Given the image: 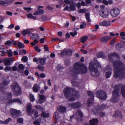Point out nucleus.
<instances>
[{"label":"nucleus","instance_id":"f257e3e1","mask_svg":"<svg viewBox=\"0 0 125 125\" xmlns=\"http://www.w3.org/2000/svg\"><path fill=\"white\" fill-rule=\"evenodd\" d=\"M114 77L115 78L122 79L125 77V66L121 61L118 60L113 63Z\"/></svg>","mask_w":125,"mask_h":125},{"label":"nucleus","instance_id":"f03ea898","mask_svg":"<svg viewBox=\"0 0 125 125\" xmlns=\"http://www.w3.org/2000/svg\"><path fill=\"white\" fill-rule=\"evenodd\" d=\"M74 69L70 71L71 74L73 76L76 77L78 73H84L87 70V68L83 64L80 62H77L75 63L74 65Z\"/></svg>","mask_w":125,"mask_h":125},{"label":"nucleus","instance_id":"7ed1b4c3","mask_svg":"<svg viewBox=\"0 0 125 125\" xmlns=\"http://www.w3.org/2000/svg\"><path fill=\"white\" fill-rule=\"evenodd\" d=\"M115 89L113 92V97L111 99L112 103H115L117 101L118 97L119 96V92L121 88V92L123 96L125 97V85H122L121 84L116 85L114 87Z\"/></svg>","mask_w":125,"mask_h":125},{"label":"nucleus","instance_id":"20e7f679","mask_svg":"<svg viewBox=\"0 0 125 125\" xmlns=\"http://www.w3.org/2000/svg\"><path fill=\"white\" fill-rule=\"evenodd\" d=\"M64 93L65 96L69 101H72L75 100V98L73 96L78 98L79 96V92L75 89L70 87L64 88Z\"/></svg>","mask_w":125,"mask_h":125},{"label":"nucleus","instance_id":"39448f33","mask_svg":"<svg viewBox=\"0 0 125 125\" xmlns=\"http://www.w3.org/2000/svg\"><path fill=\"white\" fill-rule=\"evenodd\" d=\"M101 67L99 62H97L96 59L94 58L93 62H91L90 63L89 68L90 70L91 73L93 76H97L99 75L98 70L100 69Z\"/></svg>","mask_w":125,"mask_h":125},{"label":"nucleus","instance_id":"423d86ee","mask_svg":"<svg viewBox=\"0 0 125 125\" xmlns=\"http://www.w3.org/2000/svg\"><path fill=\"white\" fill-rule=\"evenodd\" d=\"M13 85L11 87V89L14 92V95L18 96L21 93V88L16 82H14L13 83Z\"/></svg>","mask_w":125,"mask_h":125},{"label":"nucleus","instance_id":"0eeeda50","mask_svg":"<svg viewBox=\"0 0 125 125\" xmlns=\"http://www.w3.org/2000/svg\"><path fill=\"white\" fill-rule=\"evenodd\" d=\"M97 97L102 100L106 99L107 97V95L105 92L101 90H98L96 93Z\"/></svg>","mask_w":125,"mask_h":125},{"label":"nucleus","instance_id":"6e6552de","mask_svg":"<svg viewBox=\"0 0 125 125\" xmlns=\"http://www.w3.org/2000/svg\"><path fill=\"white\" fill-rule=\"evenodd\" d=\"M10 112L11 116L14 118H18L21 115L20 111L14 109H11Z\"/></svg>","mask_w":125,"mask_h":125},{"label":"nucleus","instance_id":"1a4fd4ad","mask_svg":"<svg viewBox=\"0 0 125 125\" xmlns=\"http://www.w3.org/2000/svg\"><path fill=\"white\" fill-rule=\"evenodd\" d=\"M109 14V12L107 9H103L99 12L100 16L104 18H108Z\"/></svg>","mask_w":125,"mask_h":125},{"label":"nucleus","instance_id":"9d476101","mask_svg":"<svg viewBox=\"0 0 125 125\" xmlns=\"http://www.w3.org/2000/svg\"><path fill=\"white\" fill-rule=\"evenodd\" d=\"M88 96L91 97V98H89L87 101L88 105L89 106H91L93 104L92 101L94 100V96L93 92L89 91L87 92Z\"/></svg>","mask_w":125,"mask_h":125},{"label":"nucleus","instance_id":"9b49d317","mask_svg":"<svg viewBox=\"0 0 125 125\" xmlns=\"http://www.w3.org/2000/svg\"><path fill=\"white\" fill-rule=\"evenodd\" d=\"M94 113L95 115L99 114V116L102 117L105 115V112H102L100 109H98L97 108H94L92 110Z\"/></svg>","mask_w":125,"mask_h":125},{"label":"nucleus","instance_id":"f8f14e48","mask_svg":"<svg viewBox=\"0 0 125 125\" xmlns=\"http://www.w3.org/2000/svg\"><path fill=\"white\" fill-rule=\"evenodd\" d=\"M120 14V10L117 8H114L112 10L110 11V14L113 17L117 16Z\"/></svg>","mask_w":125,"mask_h":125},{"label":"nucleus","instance_id":"ddd939ff","mask_svg":"<svg viewBox=\"0 0 125 125\" xmlns=\"http://www.w3.org/2000/svg\"><path fill=\"white\" fill-rule=\"evenodd\" d=\"M8 98H12V94L10 92H6L5 94H2L0 95V100L1 101H4L6 98L4 97L6 96Z\"/></svg>","mask_w":125,"mask_h":125},{"label":"nucleus","instance_id":"4468645a","mask_svg":"<svg viewBox=\"0 0 125 125\" xmlns=\"http://www.w3.org/2000/svg\"><path fill=\"white\" fill-rule=\"evenodd\" d=\"M76 115L75 117L76 120L78 122H80L82 120V117L83 116L82 112L79 110H78L76 112Z\"/></svg>","mask_w":125,"mask_h":125},{"label":"nucleus","instance_id":"2eb2a0df","mask_svg":"<svg viewBox=\"0 0 125 125\" xmlns=\"http://www.w3.org/2000/svg\"><path fill=\"white\" fill-rule=\"evenodd\" d=\"M13 0H0V5L3 6H7L9 4L12 3Z\"/></svg>","mask_w":125,"mask_h":125},{"label":"nucleus","instance_id":"dca6fc26","mask_svg":"<svg viewBox=\"0 0 125 125\" xmlns=\"http://www.w3.org/2000/svg\"><path fill=\"white\" fill-rule=\"evenodd\" d=\"M69 105L71 108H78L82 105L79 102L72 103L69 104Z\"/></svg>","mask_w":125,"mask_h":125},{"label":"nucleus","instance_id":"f3484780","mask_svg":"<svg viewBox=\"0 0 125 125\" xmlns=\"http://www.w3.org/2000/svg\"><path fill=\"white\" fill-rule=\"evenodd\" d=\"M9 83V82L6 80L3 81L2 83L0 84V91H2L4 88Z\"/></svg>","mask_w":125,"mask_h":125},{"label":"nucleus","instance_id":"a211bd4d","mask_svg":"<svg viewBox=\"0 0 125 125\" xmlns=\"http://www.w3.org/2000/svg\"><path fill=\"white\" fill-rule=\"evenodd\" d=\"M111 24V22L110 21L104 20L100 22L99 25L100 26H107Z\"/></svg>","mask_w":125,"mask_h":125},{"label":"nucleus","instance_id":"6ab92c4d","mask_svg":"<svg viewBox=\"0 0 125 125\" xmlns=\"http://www.w3.org/2000/svg\"><path fill=\"white\" fill-rule=\"evenodd\" d=\"M98 120L97 119H93L89 121L90 125H97L98 124ZM84 125H89L88 124H86Z\"/></svg>","mask_w":125,"mask_h":125},{"label":"nucleus","instance_id":"aec40b11","mask_svg":"<svg viewBox=\"0 0 125 125\" xmlns=\"http://www.w3.org/2000/svg\"><path fill=\"white\" fill-rule=\"evenodd\" d=\"M115 48L117 50L122 51L124 49V46L123 44L121 43H118L116 45Z\"/></svg>","mask_w":125,"mask_h":125},{"label":"nucleus","instance_id":"412c9836","mask_svg":"<svg viewBox=\"0 0 125 125\" xmlns=\"http://www.w3.org/2000/svg\"><path fill=\"white\" fill-rule=\"evenodd\" d=\"M65 49L61 53L60 55H72V51L71 49H67L65 50Z\"/></svg>","mask_w":125,"mask_h":125},{"label":"nucleus","instance_id":"4be33fe9","mask_svg":"<svg viewBox=\"0 0 125 125\" xmlns=\"http://www.w3.org/2000/svg\"><path fill=\"white\" fill-rule=\"evenodd\" d=\"M15 60L14 58H10L7 59L5 60L4 63L5 65H8L10 64L11 62H12L14 61Z\"/></svg>","mask_w":125,"mask_h":125},{"label":"nucleus","instance_id":"5701e85b","mask_svg":"<svg viewBox=\"0 0 125 125\" xmlns=\"http://www.w3.org/2000/svg\"><path fill=\"white\" fill-rule=\"evenodd\" d=\"M111 37L110 36H106L102 37L100 39V41L102 42H107L111 38Z\"/></svg>","mask_w":125,"mask_h":125},{"label":"nucleus","instance_id":"b1692460","mask_svg":"<svg viewBox=\"0 0 125 125\" xmlns=\"http://www.w3.org/2000/svg\"><path fill=\"white\" fill-rule=\"evenodd\" d=\"M16 102L20 104L22 103L21 101L18 98L13 99L9 100V103L10 104Z\"/></svg>","mask_w":125,"mask_h":125},{"label":"nucleus","instance_id":"393cba45","mask_svg":"<svg viewBox=\"0 0 125 125\" xmlns=\"http://www.w3.org/2000/svg\"><path fill=\"white\" fill-rule=\"evenodd\" d=\"M57 109L61 113H64L65 112L66 110V108L63 106H59L57 107Z\"/></svg>","mask_w":125,"mask_h":125},{"label":"nucleus","instance_id":"a878e982","mask_svg":"<svg viewBox=\"0 0 125 125\" xmlns=\"http://www.w3.org/2000/svg\"><path fill=\"white\" fill-rule=\"evenodd\" d=\"M109 59L110 61L112 62L115 60L116 59L119 58L117 55H109L108 56Z\"/></svg>","mask_w":125,"mask_h":125},{"label":"nucleus","instance_id":"bb28decb","mask_svg":"<svg viewBox=\"0 0 125 125\" xmlns=\"http://www.w3.org/2000/svg\"><path fill=\"white\" fill-rule=\"evenodd\" d=\"M31 36H30L31 39H32L35 38V39H39V36L37 34L34 33H31Z\"/></svg>","mask_w":125,"mask_h":125},{"label":"nucleus","instance_id":"cd10ccee","mask_svg":"<svg viewBox=\"0 0 125 125\" xmlns=\"http://www.w3.org/2000/svg\"><path fill=\"white\" fill-rule=\"evenodd\" d=\"M46 59L45 58H40L38 59V60L40 64L42 65H44L46 64L45 61Z\"/></svg>","mask_w":125,"mask_h":125},{"label":"nucleus","instance_id":"c85d7f7f","mask_svg":"<svg viewBox=\"0 0 125 125\" xmlns=\"http://www.w3.org/2000/svg\"><path fill=\"white\" fill-rule=\"evenodd\" d=\"M70 8L72 11H73L76 10V4L73 2L71 3L70 5Z\"/></svg>","mask_w":125,"mask_h":125},{"label":"nucleus","instance_id":"c756f323","mask_svg":"<svg viewBox=\"0 0 125 125\" xmlns=\"http://www.w3.org/2000/svg\"><path fill=\"white\" fill-rule=\"evenodd\" d=\"M88 37L86 35L82 36L80 39V41L82 43H84L88 39Z\"/></svg>","mask_w":125,"mask_h":125},{"label":"nucleus","instance_id":"7c9ffc66","mask_svg":"<svg viewBox=\"0 0 125 125\" xmlns=\"http://www.w3.org/2000/svg\"><path fill=\"white\" fill-rule=\"evenodd\" d=\"M40 89L39 86L37 84H35L33 88V91L35 92H38V90Z\"/></svg>","mask_w":125,"mask_h":125},{"label":"nucleus","instance_id":"2f4dec72","mask_svg":"<svg viewBox=\"0 0 125 125\" xmlns=\"http://www.w3.org/2000/svg\"><path fill=\"white\" fill-rule=\"evenodd\" d=\"M39 98V104H42L44 102L43 101H42L45 98L44 96L42 95H40L39 94H38Z\"/></svg>","mask_w":125,"mask_h":125},{"label":"nucleus","instance_id":"473e14b6","mask_svg":"<svg viewBox=\"0 0 125 125\" xmlns=\"http://www.w3.org/2000/svg\"><path fill=\"white\" fill-rule=\"evenodd\" d=\"M11 120L12 119L11 118H9L3 121H0V124H8L9 122L11 121Z\"/></svg>","mask_w":125,"mask_h":125},{"label":"nucleus","instance_id":"72a5a7b5","mask_svg":"<svg viewBox=\"0 0 125 125\" xmlns=\"http://www.w3.org/2000/svg\"><path fill=\"white\" fill-rule=\"evenodd\" d=\"M44 11L43 10H41L38 11H36L33 14V15H41L44 13Z\"/></svg>","mask_w":125,"mask_h":125},{"label":"nucleus","instance_id":"f704fd0d","mask_svg":"<svg viewBox=\"0 0 125 125\" xmlns=\"http://www.w3.org/2000/svg\"><path fill=\"white\" fill-rule=\"evenodd\" d=\"M31 33L30 31L29 30H23L22 32V34L23 36H25L27 34H28L29 36H31Z\"/></svg>","mask_w":125,"mask_h":125},{"label":"nucleus","instance_id":"c9c22d12","mask_svg":"<svg viewBox=\"0 0 125 125\" xmlns=\"http://www.w3.org/2000/svg\"><path fill=\"white\" fill-rule=\"evenodd\" d=\"M71 82L73 86H79V83L76 80H72Z\"/></svg>","mask_w":125,"mask_h":125},{"label":"nucleus","instance_id":"e433bc0d","mask_svg":"<svg viewBox=\"0 0 125 125\" xmlns=\"http://www.w3.org/2000/svg\"><path fill=\"white\" fill-rule=\"evenodd\" d=\"M6 49L3 46H0V52L2 54H4L6 53Z\"/></svg>","mask_w":125,"mask_h":125},{"label":"nucleus","instance_id":"4c0bfd02","mask_svg":"<svg viewBox=\"0 0 125 125\" xmlns=\"http://www.w3.org/2000/svg\"><path fill=\"white\" fill-rule=\"evenodd\" d=\"M90 14L89 13H85V17L87 21L89 22L91 21L90 19Z\"/></svg>","mask_w":125,"mask_h":125},{"label":"nucleus","instance_id":"58836bf2","mask_svg":"<svg viewBox=\"0 0 125 125\" xmlns=\"http://www.w3.org/2000/svg\"><path fill=\"white\" fill-rule=\"evenodd\" d=\"M27 54L26 51L25 49L20 50L19 55H25Z\"/></svg>","mask_w":125,"mask_h":125},{"label":"nucleus","instance_id":"ea45409f","mask_svg":"<svg viewBox=\"0 0 125 125\" xmlns=\"http://www.w3.org/2000/svg\"><path fill=\"white\" fill-rule=\"evenodd\" d=\"M17 46L19 49L24 48L25 47V45L22 42H19L17 44Z\"/></svg>","mask_w":125,"mask_h":125},{"label":"nucleus","instance_id":"a19ab883","mask_svg":"<svg viewBox=\"0 0 125 125\" xmlns=\"http://www.w3.org/2000/svg\"><path fill=\"white\" fill-rule=\"evenodd\" d=\"M41 116L44 117H47L49 116V114L48 113H46L44 112H42L41 114Z\"/></svg>","mask_w":125,"mask_h":125},{"label":"nucleus","instance_id":"79ce46f5","mask_svg":"<svg viewBox=\"0 0 125 125\" xmlns=\"http://www.w3.org/2000/svg\"><path fill=\"white\" fill-rule=\"evenodd\" d=\"M106 107L107 106L106 105L102 104L100 106L95 107V108H97L98 109H100L101 110H102L106 108Z\"/></svg>","mask_w":125,"mask_h":125},{"label":"nucleus","instance_id":"37998d69","mask_svg":"<svg viewBox=\"0 0 125 125\" xmlns=\"http://www.w3.org/2000/svg\"><path fill=\"white\" fill-rule=\"evenodd\" d=\"M29 98L31 102H33L35 100V98L34 96L31 94H30Z\"/></svg>","mask_w":125,"mask_h":125},{"label":"nucleus","instance_id":"c03bdc74","mask_svg":"<svg viewBox=\"0 0 125 125\" xmlns=\"http://www.w3.org/2000/svg\"><path fill=\"white\" fill-rule=\"evenodd\" d=\"M120 35L121 36V38L122 39L125 40V33L123 32H120Z\"/></svg>","mask_w":125,"mask_h":125},{"label":"nucleus","instance_id":"a18cd8bd","mask_svg":"<svg viewBox=\"0 0 125 125\" xmlns=\"http://www.w3.org/2000/svg\"><path fill=\"white\" fill-rule=\"evenodd\" d=\"M115 115L116 116H118L119 117H122V114L121 112L119 111H117L115 113Z\"/></svg>","mask_w":125,"mask_h":125},{"label":"nucleus","instance_id":"49530a36","mask_svg":"<svg viewBox=\"0 0 125 125\" xmlns=\"http://www.w3.org/2000/svg\"><path fill=\"white\" fill-rule=\"evenodd\" d=\"M31 105L30 104H29L27 107V110L28 112L29 113V115L30 113H30L31 110Z\"/></svg>","mask_w":125,"mask_h":125},{"label":"nucleus","instance_id":"de8ad7c7","mask_svg":"<svg viewBox=\"0 0 125 125\" xmlns=\"http://www.w3.org/2000/svg\"><path fill=\"white\" fill-rule=\"evenodd\" d=\"M33 124L35 125H40V120H39V119H38L36 120L35 121L33 122Z\"/></svg>","mask_w":125,"mask_h":125},{"label":"nucleus","instance_id":"09e8293b","mask_svg":"<svg viewBox=\"0 0 125 125\" xmlns=\"http://www.w3.org/2000/svg\"><path fill=\"white\" fill-rule=\"evenodd\" d=\"M38 69L40 71H43L44 70V66L42 65H38L37 67Z\"/></svg>","mask_w":125,"mask_h":125},{"label":"nucleus","instance_id":"8fccbe9b","mask_svg":"<svg viewBox=\"0 0 125 125\" xmlns=\"http://www.w3.org/2000/svg\"><path fill=\"white\" fill-rule=\"evenodd\" d=\"M86 11V9H81L78 10V12L80 13H83Z\"/></svg>","mask_w":125,"mask_h":125},{"label":"nucleus","instance_id":"3c124183","mask_svg":"<svg viewBox=\"0 0 125 125\" xmlns=\"http://www.w3.org/2000/svg\"><path fill=\"white\" fill-rule=\"evenodd\" d=\"M6 53H7V55H13V52L11 49H9L7 50L6 49Z\"/></svg>","mask_w":125,"mask_h":125},{"label":"nucleus","instance_id":"603ef678","mask_svg":"<svg viewBox=\"0 0 125 125\" xmlns=\"http://www.w3.org/2000/svg\"><path fill=\"white\" fill-rule=\"evenodd\" d=\"M12 69V68L10 67L7 66L4 69V70L6 72L10 71Z\"/></svg>","mask_w":125,"mask_h":125},{"label":"nucleus","instance_id":"864d4df0","mask_svg":"<svg viewBox=\"0 0 125 125\" xmlns=\"http://www.w3.org/2000/svg\"><path fill=\"white\" fill-rule=\"evenodd\" d=\"M38 114V112L36 111H33L31 112V113H30V115H31L32 116V114H33L35 116V117H36L37 115Z\"/></svg>","mask_w":125,"mask_h":125},{"label":"nucleus","instance_id":"5fc2aeb1","mask_svg":"<svg viewBox=\"0 0 125 125\" xmlns=\"http://www.w3.org/2000/svg\"><path fill=\"white\" fill-rule=\"evenodd\" d=\"M86 26V24L84 22H83V24L80 25V27L81 29H83L85 28Z\"/></svg>","mask_w":125,"mask_h":125},{"label":"nucleus","instance_id":"6e6d98bb","mask_svg":"<svg viewBox=\"0 0 125 125\" xmlns=\"http://www.w3.org/2000/svg\"><path fill=\"white\" fill-rule=\"evenodd\" d=\"M77 32L76 31H75L74 32H71L70 33V35L73 37H74L75 35H77Z\"/></svg>","mask_w":125,"mask_h":125},{"label":"nucleus","instance_id":"4d7b16f0","mask_svg":"<svg viewBox=\"0 0 125 125\" xmlns=\"http://www.w3.org/2000/svg\"><path fill=\"white\" fill-rule=\"evenodd\" d=\"M111 72H108L106 73V76L107 78H109L111 74Z\"/></svg>","mask_w":125,"mask_h":125},{"label":"nucleus","instance_id":"13d9d810","mask_svg":"<svg viewBox=\"0 0 125 125\" xmlns=\"http://www.w3.org/2000/svg\"><path fill=\"white\" fill-rule=\"evenodd\" d=\"M88 36L90 38L94 39L95 38L96 36L93 34H89L88 35Z\"/></svg>","mask_w":125,"mask_h":125},{"label":"nucleus","instance_id":"bf43d9fd","mask_svg":"<svg viewBox=\"0 0 125 125\" xmlns=\"http://www.w3.org/2000/svg\"><path fill=\"white\" fill-rule=\"evenodd\" d=\"M35 107L36 108L38 109L39 110L42 111H43V108L40 106L37 105Z\"/></svg>","mask_w":125,"mask_h":125},{"label":"nucleus","instance_id":"052dcab7","mask_svg":"<svg viewBox=\"0 0 125 125\" xmlns=\"http://www.w3.org/2000/svg\"><path fill=\"white\" fill-rule=\"evenodd\" d=\"M12 43V42L10 41L9 40L7 41L5 43L6 45L7 46H10Z\"/></svg>","mask_w":125,"mask_h":125},{"label":"nucleus","instance_id":"680f3d73","mask_svg":"<svg viewBox=\"0 0 125 125\" xmlns=\"http://www.w3.org/2000/svg\"><path fill=\"white\" fill-rule=\"evenodd\" d=\"M39 120H40V122L41 121V122L42 123H44L46 122V119L44 117L40 118Z\"/></svg>","mask_w":125,"mask_h":125},{"label":"nucleus","instance_id":"e2e57ef3","mask_svg":"<svg viewBox=\"0 0 125 125\" xmlns=\"http://www.w3.org/2000/svg\"><path fill=\"white\" fill-rule=\"evenodd\" d=\"M23 9L26 10H27L28 12H30V10H31V9L30 7H23Z\"/></svg>","mask_w":125,"mask_h":125},{"label":"nucleus","instance_id":"0e129e2a","mask_svg":"<svg viewBox=\"0 0 125 125\" xmlns=\"http://www.w3.org/2000/svg\"><path fill=\"white\" fill-rule=\"evenodd\" d=\"M23 119L22 118H19L17 119V122L19 123H22L23 122Z\"/></svg>","mask_w":125,"mask_h":125},{"label":"nucleus","instance_id":"69168bd1","mask_svg":"<svg viewBox=\"0 0 125 125\" xmlns=\"http://www.w3.org/2000/svg\"><path fill=\"white\" fill-rule=\"evenodd\" d=\"M44 49L45 51H49V49L48 47L46 45H44Z\"/></svg>","mask_w":125,"mask_h":125},{"label":"nucleus","instance_id":"338daca9","mask_svg":"<svg viewBox=\"0 0 125 125\" xmlns=\"http://www.w3.org/2000/svg\"><path fill=\"white\" fill-rule=\"evenodd\" d=\"M24 67L22 64H20L18 66V68L20 69H24Z\"/></svg>","mask_w":125,"mask_h":125},{"label":"nucleus","instance_id":"774afa93","mask_svg":"<svg viewBox=\"0 0 125 125\" xmlns=\"http://www.w3.org/2000/svg\"><path fill=\"white\" fill-rule=\"evenodd\" d=\"M57 69L59 71H60V70L62 69V68L60 65H58L56 67Z\"/></svg>","mask_w":125,"mask_h":125}]
</instances>
